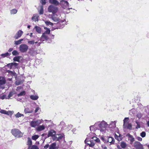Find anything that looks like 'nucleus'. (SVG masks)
I'll use <instances>...</instances> for the list:
<instances>
[{"instance_id":"obj_56","label":"nucleus","mask_w":149,"mask_h":149,"mask_svg":"<svg viewBox=\"0 0 149 149\" xmlns=\"http://www.w3.org/2000/svg\"><path fill=\"white\" fill-rule=\"evenodd\" d=\"M12 63V65L13 66H14L15 67H16V66H17L18 65L17 63Z\"/></svg>"},{"instance_id":"obj_61","label":"nucleus","mask_w":149,"mask_h":149,"mask_svg":"<svg viewBox=\"0 0 149 149\" xmlns=\"http://www.w3.org/2000/svg\"><path fill=\"white\" fill-rule=\"evenodd\" d=\"M40 44H41V43L40 42H38V43H37V45L38 46H40Z\"/></svg>"},{"instance_id":"obj_60","label":"nucleus","mask_w":149,"mask_h":149,"mask_svg":"<svg viewBox=\"0 0 149 149\" xmlns=\"http://www.w3.org/2000/svg\"><path fill=\"white\" fill-rule=\"evenodd\" d=\"M13 50V48H10L9 49L8 52H10Z\"/></svg>"},{"instance_id":"obj_15","label":"nucleus","mask_w":149,"mask_h":149,"mask_svg":"<svg viewBox=\"0 0 149 149\" xmlns=\"http://www.w3.org/2000/svg\"><path fill=\"white\" fill-rule=\"evenodd\" d=\"M32 145V141L30 137L27 138V145L28 146V149H30Z\"/></svg>"},{"instance_id":"obj_34","label":"nucleus","mask_w":149,"mask_h":149,"mask_svg":"<svg viewBox=\"0 0 149 149\" xmlns=\"http://www.w3.org/2000/svg\"><path fill=\"white\" fill-rule=\"evenodd\" d=\"M39 137V136L37 135H35L32 136L31 137V139L32 140L36 141L37 139Z\"/></svg>"},{"instance_id":"obj_46","label":"nucleus","mask_w":149,"mask_h":149,"mask_svg":"<svg viewBox=\"0 0 149 149\" xmlns=\"http://www.w3.org/2000/svg\"><path fill=\"white\" fill-rule=\"evenodd\" d=\"M115 138L116 139H117L118 141L121 140L120 137L116 135V134H115Z\"/></svg>"},{"instance_id":"obj_42","label":"nucleus","mask_w":149,"mask_h":149,"mask_svg":"<svg viewBox=\"0 0 149 149\" xmlns=\"http://www.w3.org/2000/svg\"><path fill=\"white\" fill-rule=\"evenodd\" d=\"M28 43L29 44L33 45L35 43L34 40H29L28 42Z\"/></svg>"},{"instance_id":"obj_31","label":"nucleus","mask_w":149,"mask_h":149,"mask_svg":"<svg viewBox=\"0 0 149 149\" xmlns=\"http://www.w3.org/2000/svg\"><path fill=\"white\" fill-rule=\"evenodd\" d=\"M120 146L123 148H125L127 146L126 144L123 141H122L120 143Z\"/></svg>"},{"instance_id":"obj_10","label":"nucleus","mask_w":149,"mask_h":149,"mask_svg":"<svg viewBox=\"0 0 149 149\" xmlns=\"http://www.w3.org/2000/svg\"><path fill=\"white\" fill-rule=\"evenodd\" d=\"M6 80L4 77H0V86L2 89L4 88V86H1L2 85L6 83Z\"/></svg>"},{"instance_id":"obj_22","label":"nucleus","mask_w":149,"mask_h":149,"mask_svg":"<svg viewBox=\"0 0 149 149\" xmlns=\"http://www.w3.org/2000/svg\"><path fill=\"white\" fill-rule=\"evenodd\" d=\"M39 17V15L37 14L34 15L32 18V20L34 21H38V18Z\"/></svg>"},{"instance_id":"obj_12","label":"nucleus","mask_w":149,"mask_h":149,"mask_svg":"<svg viewBox=\"0 0 149 149\" xmlns=\"http://www.w3.org/2000/svg\"><path fill=\"white\" fill-rule=\"evenodd\" d=\"M106 139H107V140H106L107 141V143L109 142L112 144L114 142V139L111 137L107 136Z\"/></svg>"},{"instance_id":"obj_30","label":"nucleus","mask_w":149,"mask_h":149,"mask_svg":"<svg viewBox=\"0 0 149 149\" xmlns=\"http://www.w3.org/2000/svg\"><path fill=\"white\" fill-rule=\"evenodd\" d=\"M44 29L45 30V31L43 33L47 34H49L50 32V30L49 29L47 28L46 27H44Z\"/></svg>"},{"instance_id":"obj_13","label":"nucleus","mask_w":149,"mask_h":149,"mask_svg":"<svg viewBox=\"0 0 149 149\" xmlns=\"http://www.w3.org/2000/svg\"><path fill=\"white\" fill-rule=\"evenodd\" d=\"M58 146H56V143L54 142L49 145V149H58Z\"/></svg>"},{"instance_id":"obj_38","label":"nucleus","mask_w":149,"mask_h":149,"mask_svg":"<svg viewBox=\"0 0 149 149\" xmlns=\"http://www.w3.org/2000/svg\"><path fill=\"white\" fill-rule=\"evenodd\" d=\"M10 53H9L8 52L6 53L5 54H2L1 55L3 57H5L7 56H10Z\"/></svg>"},{"instance_id":"obj_18","label":"nucleus","mask_w":149,"mask_h":149,"mask_svg":"<svg viewBox=\"0 0 149 149\" xmlns=\"http://www.w3.org/2000/svg\"><path fill=\"white\" fill-rule=\"evenodd\" d=\"M127 136L129 138V140L130 141V143L132 144L134 140V138L132 136L129 134H128Z\"/></svg>"},{"instance_id":"obj_39","label":"nucleus","mask_w":149,"mask_h":149,"mask_svg":"<svg viewBox=\"0 0 149 149\" xmlns=\"http://www.w3.org/2000/svg\"><path fill=\"white\" fill-rule=\"evenodd\" d=\"M45 23L47 25H51L52 26L53 24L49 21H46L45 22Z\"/></svg>"},{"instance_id":"obj_54","label":"nucleus","mask_w":149,"mask_h":149,"mask_svg":"<svg viewBox=\"0 0 149 149\" xmlns=\"http://www.w3.org/2000/svg\"><path fill=\"white\" fill-rule=\"evenodd\" d=\"M52 137V139L54 140L58 141L57 136H54Z\"/></svg>"},{"instance_id":"obj_58","label":"nucleus","mask_w":149,"mask_h":149,"mask_svg":"<svg viewBox=\"0 0 149 149\" xmlns=\"http://www.w3.org/2000/svg\"><path fill=\"white\" fill-rule=\"evenodd\" d=\"M39 109L40 108L39 107H37L35 110V112H37L39 110Z\"/></svg>"},{"instance_id":"obj_59","label":"nucleus","mask_w":149,"mask_h":149,"mask_svg":"<svg viewBox=\"0 0 149 149\" xmlns=\"http://www.w3.org/2000/svg\"><path fill=\"white\" fill-rule=\"evenodd\" d=\"M100 140L99 138H97V139H96V141H95L96 142H100Z\"/></svg>"},{"instance_id":"obj_11","label":"nucleus","mask_w":149,"mask_h":149,"mask_svg":"<svg viewBox=\"0 0 149 149\" xmlns=\"http://www.w3.org/2000/svg\"><path fill=\"white\" fill-rule=\"evenodd\" d=\"M23 33V32L22 31L20 30L17 32L16 35L14 36V38L15 39H17L21 37Z\"/></svg>"},{"instance_id":"obj_51","label":"nucleus","mask_w":149,"mask_h":149,"mask_svg":"<svg viewBox=\"0 0 149 149\" xmlns=\"http://www.w3.org/2000/svg\"><path fill=\"white\" fill-rule=\"evenodd\" d=\"M49 144H47L42 149H47V148H49Z\"/></svg>"},{"instance_id":"obj_5","label":"nucleus","mask_w":149,"mask_h":149,"mask_svg":"<svg viewBox=\"0 0 149 149\" xmlns=\"http://www.w3.org/2000/svg\"><path fill=\"white\" fill-rule=\"evenodd\" d=\"M19 51L22 53H24L26 52L28 49V46L24 44L21 45L19 47Z\"/></svg>"},{"instance_id":"obj_1","label":"nucleus","mask_w":149,"mask_h":149,"mask_svg":"<svg viewBox=\"0 0 149 149\" xmlns=\"http://www.w3.org/2000/svg\"><path fill=\"white\" fill-rule=\"evenodd\" d=\"M108 124L104 120L99 121L95 123L93 125L90 126V130L91 131L95 130H98L102 133H105L106 128L108 127Z\"/></svg>"},{"instance_id":"obj_62","label":"nucleus","mask_w":149,"mask_h":149,"mask_svg":"<svg viewBox=\"0 0 149 149\" xmlns=\"http://www.w3.org/2000/svg\"><path fill=\"white\" fill-rule=\"evenodd\" d=\"M32 34H33V33H30V36L31 37H32L33 36Z\"/></svg>"},{"instance_id":"obj_21","label":"nucleus","mask_w":149,"mask_h":149,"mask_svg":"<svg viewBox=\"0 0 149 149\" xmlns=\"http://www.w3.org/2000/svg\"><path fill=\"white\" fill-rule=\"evenodd\" d=\"M45 127L44 125H40L37 127L36 128V130L38 131H40L44 130L45 129Z\"/></svg>"},{"instance_id":"obj_27","label":"nucleus","mask_w":149,"mask_h":149,"mask_svg":"<svg viewBox=\"0 0 149 149\" xmlns=\"http://www.w3.org/2000/svg\"><path fill=\"white\" fill-rule=\"evenodd\" d=\"M34 29H36V31L38 33H40L41 32V29L40 27L36 26Z\"/></svg>"},{"instance_id":"obj_9","label":"nucleus","mask_w":149,"mask_h":149,"mask_svg":"<svg viewBox=\"0 0 149 149\" xmlns=\"http://www.w3.org/2000/svg\"><path fill=\"white\" fill-rule=\"evenodd\" d=\"M89 140V138H86L85 141V142L86 143H87L88 145L90 147H93L95 145V142L94 141L91 139L90 140Z\"/></svg>"},{"instance_id":"obj_57","label":"nucleus","mask_w":149,"mask_h":149,"mask_svg":"<svg viewBox=\"0 0 149 149\" xmlns=\"http://www.w3.org/2000/svg\"><path fill=\"white\" fill-rule=\"evenodd\" d=\"M137 139L139 141H141L142 140V138L140 137H137Z\"/></svg>"},{"instance_id":"obj_23","label":"nucleus","mask_w":149,"mask_h":149,"mask_svg":"<svg viewBox=\"0 0 149 149\" xmlns=\"http://www.w3.org/2000/svg\"><path fill=\"white\" fill-rule=\"evenodd\" d=\"M46 34H47L43 33L40 38V40H43V38H44L45 39H46V40H48V37Z\"/></svg>"},{"instance_id":"obj_47","label":"nucleus","mask_w":149,"mask_h":149,"mask_svg":"<svg viewBox=\"0 0 149 149\" xmlns=\"http://www.w3.org/2000/svg\"><path fill=\"white\" fill-rule=\"evenodd\" d=\"M12 65V63H8L7 65V66L10 69H11L13 67Z\"/></svg>"},{"instance_id":"obj_41","label":"nucleus","mask_w":149,"mask_h":149,"mask_svg":"<svg viewBox=\"0 0 149 149\" xmlns=\"http://www.w3.org/2000/svg\"><path fill=\"white\" fill-rule=\"evenodd\" d=\"M23 83V82L22 81L17 80L15 82V84L17 85H19Z\"/></svg>"},{"instance_id":"obj_7","label":"nucleus","mask_w":149,"mask_h":149,"mask_svg":"<svg viewBox=\"0 0 149 149\" xmlns=\"http://www.w3.org/2000/svg\"><path fill=\"white\" fill-rule=\"evenodd\" d=\"M58 10V8L57 7L52 5L49 6L48 8V11L49 12H52L53 14H55Z\"/></svg>"},{"instance_id":"obj_50","label":"nucleus","mask_w":149,"mask_h":149,"mask_svg":"<svg viewBox=\"0 0 149 149\" xmlns=\"http://www.w3.org/2000/svg\"><path fill=\"white\" fill-rule=\"evenodd\" d=\"M40 2L42 5H44L46 3L45 0H40Z\"/></svg>"},{"instance_id":"obj_44","label":"nucleus","mask_w":149,"mask_h":149,"mask_svg":"<svg viewBox=\"0 0 149 149\" xmlns=\"http://www.w3.org/2000/svg\"><path fill=\"white\" fill-rule=\"evenodd\" d=\"M132 125L131 123L127 124V126L126 127H127L128 129L131 130L132 129Z\"/></svg>"},{"instance_id":"obj_29","label":"nucleus","mask_w":149,"mask_h":149,"mask_svg":"<svg viewBox=\"0 0 149 149\" xmlns=\"http://www.w3.org/2000/svg\"><path fill=\"white\" fill-rule=\"evenodd\" d=\"M23 39H21L18 40H16L14 42V44L16 45H17L20 44L22 43V41H23Z\"/></svg>"},{"instance_id":"obj_55","label":"nucleus","mask_w":149,"mask_h":149,"mask_svg":"<svg viewBox=\"0 0 149 149\" xmlns=\"http://www.w3.org/2000/svg\"><path fill=\"white\" fill-rule=\"evenodd\" d=\"M11 111H6V114L9 115L11 114Z\"/></svg>"},{"instance_id":"obj_3","label":"nucleus","mask_w":149,"mask_h":149,"mask_svg":"<svg viewBox=\"0 0 149 149\" xmlns=\"http://www.w3.org/2000/svg\"><path fill=\"white\" fill-rule=\"evenodd\" d=\"M60 4L61 6L64 8H67L68 9H72V8H69L70 7L69 3L65 0H61L60 1Z\"/></svg>"},{"instance_id":"obj_19","label":"nucleus","mask_w":149,"mask_h":149,"mask_svg":"<svg viewBox=\"0 0 149 149\" xmlns=\"http://www.w3.org/2000/svg\"><path fill=\"white\" fill-rule=\"evenodd\" d=\"M129 120V119L128 118H125L123 120L124 124L123 125L124 127L126 128V127L128 123Z\"/></svg>"},{"instance_id":"obj_43","label":"nucleus","mask_w":149,"mask_h":149,"mask_svg":"<svg viewBox=\"0 0 149 149\" xmlns=\"http://www.w3.org/2000/svg\"><path fill=\"white\" fill-rule=\"evenodd\" d=\"M30 149H39V148L36 146L33 145L31 147Z\"/></svg>"},{"instance_id":"obj_36","label":"nucleus","mask_w":149,"mask_h":149,"mask_svg":"<svg viewBox=\"0 0 149 149\" xmlns=\"http://www.w3.org/2000/svg\"><path fill=\"white\" fill-rule=\"evenodd\" d=\"M15 116L16 118H19L24 116L23 114L20 113L19 112L17 113L15 115Z\"/></svg>"},{"instance_id":"obj_33","label":"nucleus","mask_w":149,"mask_h":149,"mask_svg":"<svg viewBox=\"0 0 149 149\" xmlns=\"http://www.w3.org/2000/svg\"><path fill=\"white\" fill-rule=\"evenodd\" d=\"M38 11L40 15H42L43 13V8L42 6H40V10H38Z\"/></svg>"},{"instance_id":"obj_26","label":"nucleus","mask_w":149,"mask_h":149,"mask_svg":"<svg viewBox=\"0 0 149 149\" xmlns=\"http://www.w3.org/2000/svg\"><path fill=\"white\" fill-rule=\"evenodd\" d=\"M29 54L31 55L34 56L36 54V52L33 49L30 50L29 52Z\"/></svg>"},{"instance_id":"obj_53","label":"nucleus","mask_w":149,"mask_h":149,"mask_svg":"<svg viewBox=\"0 0 149 149\" xmlns=\"http://www.w3.org/2000/svg\"><path fill=\"white\" fill-rule=\"evenodd\" d=\"M6 96L5 95H3L2 96H1V99L3 100L5 98H6H6H7V97H6Z\"/></svg>"},{"instance_id":"obj_25","label":"nucleus","mask_w":149,"mask_h":149,"mask_svg":"<svg viewBox=\"0 0 149 149\" xmlns=\"http://www.w3.org/2000/svg\"><path fill=\"white\" fill-rule=\"evenodd\" d=\"M15 93V92L14 91H10L8 95L7 96V98H6L8 99H9L11 97H12L14 94Z\"/></svg>"},{"instance_id":"obj_6","label":"nucleus","mask_w":149,"mask_h":149,"mask_svg":"<svg viewBox=\"0 0 149 149\" xmlns=\"http://www.w3.org/2000/svg\"><path fill=\"white\" fill-rule=\"evenodd\" d=\"M51 19L55 22H63V21L61 20V19L58 17V15L56 14H54L52 15Z\"/></svg>"},{"instance_id":"obj_14","label":"nucleus","mask_w":149,"mask_h":149,"mask_svg":"<svg viewBox=\"0 0 149 149\" xmlns=\"http://www.w3.org/2000/svg\"><path fill=\"white\" fill-rule=\"evenodd\" d=\"M116 121H111L109 125L108 124V127L112 129L115 128L116 127Z\"/></svg>"},{"instance_id":"obj_45","label":"nucleus","mask_w":149,"mask_h":149,"mask_svg":"<svg viewBox=\"0 0 149 149\" xmlns=\"http://www.w3.org/2000/svg\"><path fill=\"white\" fill-rule=\"evenodd\" d=\"M146 133L144 132H142L140 134L141 136L142 137H144L145 136Z\"/></svg>"},{"instance_id":"obj_4","label":"nucleus","mask_w":149,"mask_h":149,"mask_svg":"<svg viewBox=\"0 0 149 149\" xmlns=\"http://www.w3.org/2000/svg\"><path fill=\"white\" fill-rule=\"evenodd\" d=\"M42 123L41 120H32L30 124L32 127H35L36 126H38Z\"/></svg>"},{"instance_id":"obj_52","label":"nucleus","mask_w":149,"mask_h":149,"mask_svg":"<svg viewBox=\"0 0 149 149\" xmlns=\"http://www.w3.org/2000/svg\"><path fill=\"white\" fill-rule=\"evenodd\" d=\"M63 137V136L62 135H60V136L57 137V140L58 141L59 140L62 139Z\"/></svg>"},{"instance_id":"obj_32","label":"nucleus","mask_w":149,"mask_h":149,"mask_svg":"<svg viewBox=\"0 0 149 149\" xmlns=\"http://www.w3.org/2000/svg\"><path fill=\"white\" fill-rule=\"evenodd\" d=\"M21 58V56H18L14 57L13 59L14 61L19 62V59Z\"/></svg>"},{"instance_id":"obj_24","label":"nucleus","mask_w":149,"mask_h":149,"mask_svg":"<svg viewBox=\"0 0 149 149\" xmlns=\"http://www.w3.org/2000/svg\"><path fill=\"white\" fill-rule=\"evenodd\" d=\"M93 134L92 133H90L88 135V136L89 137V139H91L93 140L95 142L96 141V139H97V137L95 136H91Z\"/></svg>"},{"instance_id":"obj_2","label":"nucleus","mask_w":149,"mask_h":149,"mask_svg":"<svg viewBox=\"0 0 149 149\" xmlns=\"http://www.w3.org/2000/svg\"><path fill=\"white\" fill-rule=\"evenodd\" d=\"M11 132L12 134L15 137L19 138L22 136L23 134L19 130L13 129L11 130Z\"/></svg>"},{"instance_id":"obj_49","label":"nucleus","mask_w":149,"mask_h":149,"mask_svg":"<svg viewBox=\"0 0 149 149\" xmlns=\"http://www.w3.org/2000/svg\"><path fill=\"white\" fill-rule=\"evenodd\" d=\"M6 111L5 110L1 109L0 110V113H1L6 114Z\"/></svg>"},{"instance_id":"obj_48","label":"nucleus","mask_w":149,"mask_h":149,"mask_svg":"<svg viewBox=\"0 0 149 149\" xmlns=\"http://www.w3.org/2000/svg\"><path fill=\"white\" fill-rule=\"evenodd\" d=\"M106 137H102L101 139L104 142L107 143V141L106 140H107V139H106Z\"/></svg>"},{"instance_id":"obj_64","label":"nucleus","mask_w":149,"mask_h":149,"mask_svg":"<svg viewBox=\"0 0 149 149\" xmlns=\"http://www.w3.org/2000/svg\"><path fill=\"white\" fill-rule=\"evenodd\" d=\"M147 124H148V126L149 127V121L148 122Z\"/></svg>"},{"instance_id":"obj_28","label":"nucleus","mask_w":149,"mask_h":149,"mask_svg":"<svg viewBox=\"0 0 149 149\" xmlns=\"http://www.w3.org/2000/svg\"><path fill=\"white\" fill-rule=\"evenodd\" d=\"M30 98L33 100H37L38 98V96L37 95H31L30 96Z\"/></svg>"},{"instance_id":"obj_40","label":"nucleus","mask_w":149,"mask_h":149,"mask_svg":"<svg viewBox=\"0 0 149 149\" xmlns=\"http://www.w3.org/2000/svg\"><path fill=\"white\" fill-rule=\"evenodd\" d=\"M12 54L13 55H17L19 54V52L16 50H14L12 52Z\"/></svg>"},{"instance_id":"obj_8","label":"nucleus","mask_w":149,"mask_h":149,"mask_svg":"<svg viewBox=\"0 0 149 149\" xmlns=\"http://www.w3.org/2000/svg\"><path fill=\"white\" fill-rule=\"evenodd\" d=\"M133 146L136 149H144L143 145L138 141L135 142Z\"/></svg>"},{"instance_id":"obj_63","label":"nucleus","mask_w":149,"mask_h":149,"mask_svg":"<svg viewBox=\"0 0 149 149\" xmlns=\"http://www.w3.org/2000/svg\"><path fill=\"white\" fill-rule=\"evenodd\" d=\"M54 35H52L51 36V38H54Z\"/></svg>"},{"instance_id":"obj_37","label":"nucleus","mask_w":149,"mask_h":149,"mask_svg":"<svg viewBox=\"0 0 149 149\" xmlns=\"http://www.w3.org/2000/svg\"><path fill=\"white\" fill-rule=\"evenodd\" d=\"M25 92L24 91H23L20 92L17 95L18 97L22 96V95H24L25 94Z\"/></svg>"},{"instance_id":"obj_35","label":"nucleus","mask_w":149,"mask_h":149,"mask_svg":"<svg viewBox=\"0 0 149 149\" xmlns=\"http://www.w3.org/2000/svg\"><path fill=\"white\" fill-rule=\"evenodd\" d=\"M17 10L16 9H13L10 10V14H15L17 13Z\"/></svg>"},{"instance_id":"obj_17","label":"nucleus","mask_w":149,"mask_h":149,"mask_svg":"<svg viewBox=\"0 0 149 149\" xmlns=\"http://www.w3.org/2000/svg\"><path fill=\"white\" fill-rule=\"evenodd\" d=\"M56 133V132L55 131L53 130H51L48 132V136H51L53 137L55 135Z\"/></svg>"},{"instance_id":"obj_16","label":"nucleus","mask_w":149,"mask_h":149,"mask_svg":"<svg viewBox=\"0 0 149 149\" xmlns=\"http://www.w3.org/2000/svg\"><path fill=\"white\" fill-rule=\"evenodd\" d=\"M33 111L32 108L29 107H26L24 109V112L25 113H31Z\"/></svg>"},{"instance_id":"obj_20","label":"nucleus","mask_w":149,"mask_h":149,"mask_svg":"<svg viewBox=\"0 0 149 149\" xmlns=\"http://www.w3.org/2000/svg\"><path fill=\"white\" fill-rule=\"evenodd\" d=\"M49 2L50 3L54 4L56 6L58 5L59 4V3L56 0H49Z\"/></svg>"}]
</instances>
